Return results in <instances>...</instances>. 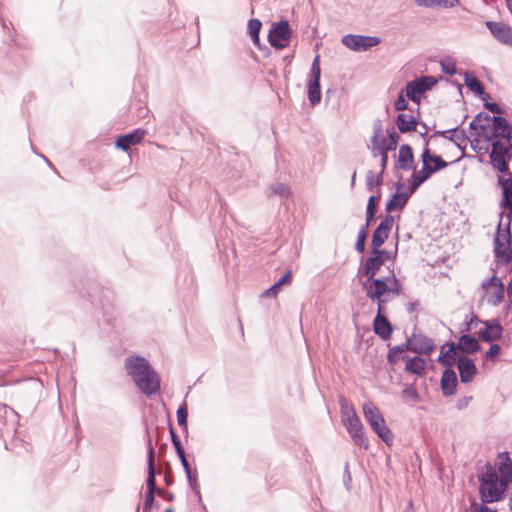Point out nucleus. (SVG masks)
<instances>
[{"label":"nucleus","mask_w":512,"mask_h":512,"mask_svg":"<svg viewBox=\"0 0 512 512\" xmlns=\"http://www.w3.org/2000/svg\"><path fill=\"white\" fill-rule=\"evenodd\" d=\"M503 116H490L486 111L477 113L469 123V143L471 149L480 153H490L493 150L494 141L499 136H505Z\"/></svg>","instance_id":"obj_1"},{"label":"nucleus","mask_w":512,"mask_h":512,"mask_svg":"<svg viewBox=\"0 0 512 512\" xmlns=\"http://www.w3.org/2000/svg\"><path fill=\"white\" fill-rule=\"evenodd\" d=\"M124 368L138 390L150 398L161 391V378L149 360L139 354L125 358Z\"/></svg>","instance_id":"obj_2"},{"label":"nucleus","mask_w":512,"mask_h":512,"mask_svg":"<svg viewBox=\"0 0 512 512\" xmlns=\"http://www.w3.org/2000/svg\"><path fill=\"white\" fill-rule=\"evenodd\" d=\"M503 211L499 213V222L493 239V253L497 266L512 270V213H508L507 221L502 226Z\"/></svg>","instance_id":"obj_3"},{"label":"nucleus","mask_w":512,"mask_h":512,"mask_svg":"<svg viewBox=\"0 0 512 512\" xmlns=\"http://www.w3.org/2000/svg\"><path fill=\"white\" fill-rule=\"evenodd\" d=\"M477 479L480 483L478 488L479 496H488L494 500L502 501L508 493V486L500 479L495 466L487 461L480 469L477 470Z\"/></svg>","instance_id":"obj_4"},{"label":"nucleus","mask_w":512,"mask_h":512,"mask_svg":"<svg viewBox=\"0 0 512 512\" xmlns=\"http://www.w3.org/2000/svg\"><path fill=\"white\" fill-rule=\"evenodd\" d=\"M145 441L147 449V478L142 512H151L155 503V493H157L158 496H161L163 489L159 488L156 483V470L154 466L156 452L147 423H145Z\"/></svg>","instance_id":"obj_5"},{"label":"nucleus","mask_w":512,"mask_h":512,"mask_svg":"<svg viewBox=\"0 0 512 512\" xmlns=\"http://www.w3.org/2000/svg\"><path fill=\"white\" fill-rule=\"evenodd\" d=\"M362 412L366 422L378 438L387 446H392L394 435L391 429L387 426L380 409L372 401H367L362 406Z\"/></svg>","instance_id":"obj_6"},{"label":"nucleus","mask_w":512,"mask_h":512,"mask_svg":"<svg viewBox=\"0 0 512 512\" xmlns=\"http://www.w3.org/2000/svg\"><path fill=\"white\" fill-rule=\"evenodd\" d=\"M89 302L93 307L99 306V309L102 312L103 320L108 325H113V322L116 318L115 308H114V299L115 295L112 290L109 288H93V293L88 292Z\"/></svg>","instance_id":"obj_7"},{"label":"nucleus","mask_w":512,"mask_h":512,"mask_svg":"<svg viewBox=\"0 0 512 512\" xmlns=\"http://www.w3.org/2000/svg\"><path fill=\"white\" fill-rule=\"evenodd\" d=\"M292 35L293 31L289 21L285 18H281L279 21L271 24L268 33V41L273 48L280 50L289 45Z\"/></svg>","instance_id":"obj_8"},{"label":"nucleus","mask_w":512,"mask_h":512,"mask_svg":"<svg viewBox=\"0 0 512 512\" xmlns=\"http://www.w3.org/2000/svg\"><path fill=\"white\" fill-rule=\"evenodd\" d=\"M321 65H320V55L317 54L313 58L310 72L307 80V96L311 106H316L321 102L322 92H321Z\"/></svg>","instance_id":"obj_9"},{"label":"nucleus","mask_w":512,"mask_h":512,"mask_svg":"<svg viewBox=\"0 0 512 512\" xmlns=\"http://www.w3.org/2000/svg\"><path fill=\"white\" fill-rule=\"evenodd\" d=\"M343 425L345 426L348 434L350 435L355 445L364 450L369 449V439L367 437L364 425L361 422V419L357 415V413L353 412V415H351L350 418H345V420L343 421Z\"/></svg>","instance_id":"obj_10"},{"label":"nucleus","mask_w":512,"mask_h":512,"mask_svg":"<svg viewBox=\"0 0 512 512\" xmlns=\"http://www.w3.org/2000/svg\"><path fill=\"white\" fill-rule=\"evenodd\" d=\"M341 42L354 52H365L379 45L382 39L378 36L346 34L342 37Z\"/></svg>","instance_id":"obj_11"},{"label":"nucleus","mask_w":512,"mask_h":512,"mask_svg":"<svg viewBox=\"0 0 512 512\" xmlns=\"http://www.w3.org/2000/svg\"><path fill=\"white\" fill-rule=\"evenodd\" d=\"M370 141L372 144V155L373 157L380 156V172L385 173L389 160L388 153L390 151H386L381 145V143H384V136L382 121L380 119L374 121V131Z\"/></svg>","instance_id":"obj_12"},{"label":"nucleus","mask_w":512,"mask_h":512,"mask_svg":"<svg viewBox=\"0 0 512 512\" xmlns=\"http://www.w3.org/2000/svg\"><path fill=\"white\" fill-rule=\"evenodd\" d=\"M390 278L387 276L372 277L362 282V288L369 300L390 297L389 295Z\"/></svg>","instance_id":"obj_13"},{"label":"nucleus","mask_w":512,"mask_h":512,"mask_svg":"<svg viewBox=\"0 0 512 512\" xmlns=\"http://www.w3.org/2000/svg\"><path fill=\"white\" fill-rule=\"evenodd\" d=\"M504 123V133L505 136H499L497 141H494L493 149L499 153V157L505 159L507 163L512 161V125L507 120L505 116H503Z\"/></svg>","instance_id":"obj_14"},{"label":"nucleus","mask_w":512,"mask_h":512,"mask_svg":"<svg viewBox=\"0 0 512 512\" xmlns=\"http://www.w3.org/2000/svg\"><path fill=\"white\" fill-rule=\"evenodd\" d=\"M483 325L484 327L477 332L481 341L486 343H495L502 338L504 328L501 325L499 318L485 320Z\"/></svg>","instance_id":"obj_15"},{"label":"nucleus","mask_w":512,"mask_h":512,"mask_svg":"<svg viewBox=\"0 0 512 512\" xmlns=\"http://www.w3.org/2000/svg\"><path fill=\"white\" fill-rule=\"evenodd\" d=\"M147 131L142 128H135L132 131L119 135L114 140V147L123 152H128L131 146L141 143Z\"/></svg>","instance_id":"obj_16"},{"label":"nucleus","mask_w":512,"mask_h":512,"mask_svg":"<svg viewBox=\"0 0 512 512\" xmlns=\"http://www.w3.org/2000/svg\"><path fill=\"white\" fill-rule=\"evenodd\" d=\"M485 26L491 35L501 44L512 47V27L493 20L485 21Z\"/></svg>","instance_id":"obj_17"},{"label":"nucleus","mask_w":512,"mask_h":512,"mask_svg":"<svg viewBox=\"0 0 512 512\" xmlns=\"http://www.w3.org/2000/svg\"><path fill=\"white\" fill-rule=\"evenodd\" d=\"M383 265L381 260L369 250L368 255L362 256L360 259L357 275L366 277V279L376 277Z\"/></svg>","instance_id":"obj_18"},{"label":"nucleus","mask_w":512,"mask_h":512,"mask_svg":"<svg viewBox=\"0 0 512 512\" xmlns=\"http://www.w3.org/2000/svg\"><path fill=\"white\" fill-rule=\"evenodd\" d=\"M395 217L393 215H385L374 229L370 245H384L388 240L393 228Z\"/></svg>","instance_id":"obj_19"},{"label":"nucleus","mask_w":512,"mask_h":512,"mask_svg":"<svg viewBox=\"0 0 512 512\" xmlns=\"http://www.w3.org/2000/svg\"><path fill=\"white\" fill-rule=\"evenodd\" d=\"M456 366L459 371L460 381L463 384L472 382L477 375L478 370L475 361L466 355L458 356Z\"/></svg>","instance_id":"obj_20"},{"label":"nucleus","mask_w":512,"mask_h":512,"mask_svg":"<svg viewBox=\"0 0 512 512\" xmlns=\"http://www.w3.org/2000/svg\"><path fill=\"white\" fill-rule=\"evenodd\" d=\"M394 169L411 171L416 169L415 157L413 148L410 144H402L399 147L398 159L394 164Z\"/></svg>","instance_id":"obj_21"},{"label":"nucleus","mask_w":512,"mask_h":512,"mask_svg":"<svg viewBox=\"0 0 512 512\" xmlns=\"http://www.w3.org/2000/svg\"><path fill=\"white\" fill-rule=\"evenodd\" d=\"M413 194L414 192H411L409 187H407L405 193L390 194L389 198L385 203L386 215H391L392 212L402 211Z\"/></svg>","instance_id":"obj_22"},{"label":"nucleus","mask_w":512,"mask_h":512,"mask_svg":"<svg viewBox=\"0 0 512 512\" xmlns=\"http://www.w3.org/2000/svg\"><path fill=\"white\" fill-rule=\"evenodd\" d=\"M420 160H424L427 164H430V170L433 173V175L447 168L451 164L445 161L441 155L432 152L428 147V141H426V143L424 144L422 153L420 155Z\"/></svg>","instance_id":"obj_23"},{"label":"nucleus","mask_w":512,"mask_h":512,"mask_svg":"<svg viewBox=\"0 0 512 512\" xmlns=\"http://www.w3.org/2000/svg\"><path fill=\"white\" fill-rule=\"evenodd\" d=\"M495 467H497V473L502 478V481L508 486L512 480V459L508 451H502L497 454Z\"/></svg>","instance_id":"obj_24"},{"label":"nucleus","mask_w":512,"mask_h":512,"mask_svg":"<svg viewBox=\"0 0 512 512\" xmlns=\"http://www.w3.org/2000/svg\"><path fill=\"white\" fill-rule=\"evenodd\" d=\"M440 387L444 397L453 396L458 387V377L453 368L444 369L440 379Z\"/></svg>","instance_id":"obj_25"},{"label":"nucleus","mask_w":512,"mask_h":512,"mask_svg":"<svg viewBox=\"0 0 512 512\" xmlns=\"http://www.w3.org/2000/svg\"><path fill=\"white\" fill-rule=\"evenodd\" d=\"M497 186L501 189L499 206L512 213V177H498Z\"/></svg>","instance_id":"obj_26"},{"label":"nucleus","mask_w":512,"mask_h":512,"mask_svg":"<svg viewBox=\"0 0 512 512\" xmlns=\"http://www.w3.org/2000/svg\"><path fill=\"white\" fill-rule=\"evenodd\" d=\"M428 363L425 358L415 355L407 358L404 371L408 374L422 378L427 374Z\"/></svg>","instance_id":"obj_27"},{"label":"nucleus","mask_w":512,"mask_h":512,"mask_svg":"<svg viewBox=\"0 0 512 512\" xmlns=\"http://www.w3.org/2000/svg\"><path fill=\"white\" fill-rule=\"evenodd\" d=\"M421 162V169H414L410 177V183L408 187L410 188V191L414 193L420 188V186L423 183H425L433 176V173L430 170V164H427L424 160H421Z\"/></svg>","instance_id":"obj_28"},{"label":"nucleus","mask_w":512,"mask_h":512,"mask_svg":"<svg viewBox=\"0 0 512 512\" xmlns=\"http://www.w3.org/2000/svg\"><path fill=\"white\" fill-rule=\"evenodd\" d=\"M458 346L463 354L474 355L482 349L479 337L471 333H463L458 338Z\"/></svg>","instance_id":"obj_29"},{"label":"nucleus","mask_w":512,"mask_h":512,"mask_svg":"<svg viewBox=\"0 0 512 512\" xmlns=\"http://www.w3.org/2000/svg\"><path fill=\"white\" fill-rule=\"evenodd\" d=\"M463 77L466 87L475 97L480 100L490 98V95L484 89L483 83L475 76L473 71H465Z\"/></svg>","instance_id":"obj_30"},{"label":"nucleus","mask_w":512,"mask_h":512,"mask_svg":"<svg viewBox=\"0 0 512 512\" xmlns=\"http://www.w3.org/2000/svg\"><path fill=\"white\" fill-rule=\"evenodd\" d=\"M394 121L400 134L414 132L420 124L419 116L408 115L405 113H398Z\"/></svg>","instance_id":"obj_31"},{"label":"nucleus","mask_w":512,"mask_h":512,"mask_svg":"<svg viewBox=\"0 0 512 512\" xmlns=\"http://www.w3.org/2000/svg\"><path fill=\"white\" fill-rule=\"evenodd\" d=\"M372 327L374 333L383 341H388L394 332V326L388 317H374Z\"/></svg>","instance_id":"obj_32"},{"label":"nucleus","mask_w":512,"mask_h":512,"mask_svg":"<svg viewBox=\"0 0 512 512\" xmlns=\"http://www.w3.org/2000/svg\"><path fill=\"white\" fill-rule=\"evenodd\" d=\"M398 243H399V234L398 231L395 234V250L390 251L385 248H382L383 245L376 244V245H370V251L374 253L381 262L385 265L387 262L391 261L392 266L394 265V262L397 257V251H398Z\"/></svg>","instance_id":"obj_33"},{"label":"nucleus","mask_w":512,"mask_h":512,"mask_svg":"<svg viewBox=\"0 0 512 512\" xmlns=\"http://www.w3.org/2000/svg\"><path fill=\"white\" fill-rule=\"evenodd\" d=\"M293 274L290 269L286 270L284 274L276 280L268 289L264 290L261 297H276L283 287L291 284Z\"/></svg>","instance_id":"obj_34"},{"label":"nucleus","mask_w":512,"mask_h":512,"mask_svg":"<svg viewBox=\"0 0 512 512\" xmlns=\"http://www.w3.org/2000/svg\"><path fill=\"white\" fill-rule=\"evenodd\" d=\"M497 172L498 177H512V173L510 171L509 163L505 161L502 157H499V153L495 150L490 151L489 153V162H488Z\"/></svg>","instance_id":"obj_35"},{"label":"nucleus","mask_w":512,"mask_h":512,"mask_svg":"<svg viewBox=\"0 0 512 512\" xmlns=\"http://www.w3.org/2000/svg\"><path fill=\"white\" fill-rule=\"evenodd\" d=\"M435 348L436 344L431 338L427 337L422 333L416 334L414 353H416L419 356H429L434 351Z\"/></svg>","instance_id":"obj_36"},{"label":"nucleus","mask_w":512,"mask_h":512,"mask_svg":"<svg viewBox=\"0 0 512 512\" xmlns=\"http://www.w3.org/2000/svg\"><path fill=\"white\" fill-rule=\"evenodd\" d=\"M467 117L468 116L465 115L461 123L455 127L457 128V130L455 132H449V136L447 137L460 149L465 148L469 141V135L467 134V131L464 128H462V125L467 119Z\"/></svg>","instance_id":"obj_37"},{"label":"nucleus","mask_w":512,"mask_h":512,"mask_svg":"<svg viewBox=\"0 0 512 512\" xmlns=\"http://www.w3.org/2000/svg\"><path fill=\"white\" fill-rule=\"evenodd\" d=\"M419 80L415 78L411 81H408L405 88L402 89L405 93V96L410 99L415 104H419L424 94L423 89L420 87L418 83Z\"/></svg>","instance_id":"obj_38"},{"label":"nucleus","mask_w":512,"mask_h":512,"mask_svg":"<svg viewBox=\"0 0 512 512\" xmlns=\"http://www.w3.org/2000/svg\"><path fill=\"white\" fill-rule=\"evenodd\" d=\"M504 297L505 286L503 281H500L499 285H497L491 293L488 291V295L485 296V298H487V303L492 307L500 305L503 302Z\"/></svg>","instance_id":"obj_39"},{"label":"nucleus","mask_w":512,"mask_h":512,"mask_svg":"<svg viewBox=\"0 0 512 512\" xmlns=\"http://www.w3.org/2000/svg\"><path fill=\"white\" fill-rule=\"evenodd\" d=\"M415 4L425 8H453L459 4V0H415Z\"/></svg>","instance_id":"obj_40"},{"label":"nucleus","mask_w":512,"mask_h":512,"mask_svg":"<svg viewBox=\"0 0 512 512\" xmlns=\"http://www.w3.org/2000/svg\"><path fill=\"white\" fill-rule=\"evenodd\" d=\"M389 270L388 277L390 278L389 282V295L391 299L400 296L403 293V284L402 282L395 276L394 267H387Z\"/></svg>","instance_id":"obj_41"},{"label":"nucleus","mask_w":512,"mask_h":512,"mask_svg":"<svg viewBox=\"0 0 512 512\" xmlns=\"http://www.w3.org/2000/svg\"><path fill=\"white\" fill-rule=\"evenodd\" d=\"M386 134L388 140L384 138V143H381L382 147L386 149V151H395L400 140V133L396 131L394 126L388 127L386 129Z\"/></svg>","instance_id":"obj_42"},{"label":"nucleus","mask_w":512,"mask_h":512,"mask_svg":"<svg viewBox=\"0 0 512 512\" xmlns=\"http://www.w3.org/2000/svg\"><path fill=\"white\" fill-rule=\"evenodd\" d=\"M458 356L456 354L451 353L444 349V347H440V353L436 359V361L444 367V369L447 368H453L454 365L457 364Z\"/></svg>","instance_id":"obj_43"},{"label":"nucleus","mask_w":512,"mask_h":512,"mask_svg":"<svg viewBox=\"0 0 512 512\" xmlns=\"http://www.w3.org/2000/svg\"><path fill=\"white\" fill-rule=\"evenodd\" d=\"M480 503H478L474 498L470 500V512H488L490 503L498 502L497 500H494L490 495L488 496H479Z\"/></svg>","instance_id":"obj_44"},{"label":"nucleus","mask_w":512,"mask_h":512,"mask_svg":"<svg viewBox=\"0 0 512 512\" xmlns=\"http://www.w3.org/2000/svg\"><path fill=\"white\" fill-rule=\"evenodd\" d=\"M368 233H369V227H366V226L360 227L358 234H357L355 246H354L355 251L359 254H364L366 251V241H367Z\"/></svg>","instance_id":"obj_45"},{"label":"nucleus","mask_w":512,"mask_h":512,"mask_svg":"<svg viewBox=\"0 0 512 512\" xmlns=\"http://www.w3.org/2000/svg\"><path fill=\"white\" fill-rule=\"evenodd\" d=\"M384 183V173L380 172L379 174H375L373 171L369 170L366 178V189L368 191H372L375 188L382 186Z\"/></svg>","instance_id":"obj_46"},{"label":"nucleus","mask_w":512,"mask_h":512,"mask_svg":"<svg viewBox=\"0 0 512 512\" xmlns=\"http://www.w3.org/2000/svg\"><path fill=\"white\" fill-rule=\"evenodd\" d=\"M491 270L493 271V274L481 283V289L483 291L482 298H485V296L488 295L490 287L494 286L495 288L499 285L500 281H503L501 277L497 276V268H491Z\"/></svg>","instance_id":"obj_47"},{"label":"nucleus","mask_w":512,"mask_h":512,"mask_svg":"<svg viewBox=\"0 0 512 512\" xmlns=\"http://www.w3.org/2000/svg\"><path fill=\"white\" fill-rule=\"evenodd\" d=\"M483 322H485V320L480 319L478 315L471 312L469 316H466V319L462 324L461 333H470L473 327H476L478 324H483Z\"/></svg>","instance_id":"obj_48"},{"label":"nucleus","mask_w":512,"mask_h":512,"mask_svg":"<svg viewBox=\"0 0 512 512\" xmlns=\"http://www.w3.org/2000/svg\"><path fill=\"white\" fill-rule=\"evenodd\" d=\"M488 350L485 351L483 357L485 360L492 363H497L500 360V354L502 352L501 345L498 343H489Z\"/></svg>","instance_id":"obj_49"},{"label":"nucleus","mask_w":512,"mask_h":512,"mask_svg":"<svg viewBox=\"0 0 512 512\" xmlns=\"http://www.w3.org/2000/svg\"><path fill=\"white\" fill-rule=\"evenodd\" d=\"M441 71L448 76H453L458 73L457 64L455 59L448 56L440 61Z\"/></svg>","instance_id":"obj_50"},{"label":"nucleus","mask_w":512,"mask_h":512,"mask_svg":"<svg viewBox=\"0 0 512 512\" xmlns=\"http://www.w3.org/2000/svg\"><path fill=\"white\" fill-rule=\"evenodd\" d=\"M188 414L187 402L183 401L176 411L177 423L180 428H185L188 425Z\"/></svg>","instance_id":"obj_51"},{"label":"nucleus","mask_w":512,"mask_h":512,"mask_svg":"<svg viewBox=\"0 0 512 512\" xmlns=\"http://www.w3.org/2000/svg\"><path fill=\"white\" fill-rule=\"evenodd\" d=\"M410 356H408L406 354V352H403L402 350H399V351H395L394 350V346L393 347H390L389 350H388V353H387V362L388 364L394 366L396 365L400 360H405V362L407 361V358H409Z\"/></svg>","instance_id":"obj_52"},{"label":"nucleus","mask_w":512,"mask_h":512,"mask_svg":"<svg viewBox=\"0 0 512 512\" xmlns=\"http://www.w3.org/2000/svg\"><path fill=\"white\" fill-rule=\"evenodd\" d=\"M416 80H419L418 83L420 84V87L423 89V92L430 91L433 89V87L438 83L439 80L442 78H436L431 75L427 76H421V77H415Z\"/></svg>","instance_id":"obj_53"},{"label":"nucleus","mask_w":512,"mask_h":512,"mask_svg":"<svg viewBox=\"0 0 512 512\" xmlns=\"http://www.w3.org/2000/svg\"><path fill=\"white\" fill-rule=\"evenodd\" d=\"M490 98L481 99L483 101L484 109L493 113V116H504L506 113L505 107L500 106L498 103L494 101H489Z\"/></svg>","instance_id":"obj_54"},{"label":"nucleus","mask_w":512,"mask_h":512,"mask_svg":"<svg viewBox=\"0 0 512 512\" xmlns=\"http://www.w3.org/2000/svg\"><path fill=\"white\" fill-rule=\"evenodd\" d=\"M270 189L272 194L285 198H288L292 194L290 186L285 183L278 182L276 184L271 185Z\"/></svg>","instance_id":"obj_55"},{"label":"nucleus","mask_w":512,"mask_h":512,"mask_svg":"<svg viewBox=\"0 0 512 512\" xmlns=\"http://www.w3.org/2000/svg\"><path fill=\"white\" fill-rule=\"evenodd\" d=\"M340 411L342 416V422L345 418H350L353 415V412L356 413V410L352 404H349L344 396L340 397Z\"/></svg>","instance_id":"obj_56"},{"label":"nucleus","mask_w":512,"mask_h":512,"mask_svg":"<svg viewBox=\"0 0 512 512\" xmlns=\"http://www.w3.org/2000/svg\"><path fill=\"white\" fill-rule=\"evenodd\" d=\"M262 28V22L257 18H251L248 20L247 33L251 37L259 36Z\"/></svg>","instance_id":"obj_57"},{"label":"nucleus","mask_w":512,"mask_h":512,"mask_svg":"<svg viewBox=\"0 0 512 512\" xmlns=\"http://www.w3.org/2000/svg\"><path fill=\"white\" fill-rule=\"evenodd\" d=\"M392 300L390 297L378 298L376 300H370L377 306V312L375 317H387V303Z\"/></svg>","instance_id":"obj_58"},{"label":"nucleus","mask_w":512,"mask_h":512,"mask_svg":"<svg viewBox=\"0 0 512 512\" xmlns=\"http://www.w3.org/2000/svg\"><path fill=\"white\" fill-rule=\"evenodd\" d=\"M378 206L366 205L365 223L362 226L370 227L377 219Z\"/></svg>","instance_id":"obj_59"},{"label":"nucleus","mask_w":512,"mask_h":512,"mask_svg":"<svg viewBox=\"0 0 512 512\" xmlns=\"http://www.w3.org/2000/svg\"><path fill=\"white\" fill-rule=\"evenodd\" d=\"M401 396H402L403 399H409L410 398L414 402H420L421 401L420 394L418 393L417 389L413 385L406 386L402 390Z\"/></svg>","instance_id":"obj_60"},{"label":"nucleus","mask_w":512,"mask_h":512,"mask_svg":"<svg viewBox=\"0 0 512 512\" xmlns=\"http://www.w3.org/2000/svg\"><path fill=\"white\" fill-rule=\"evenodd\" d=\"M416 340V333H413L411 336L406 338V341L400 345H395L394 350L399 351L402 350L406 352L407 350L414 353V345Z\"/></svg>","instance_id":"obj_61"},{"label":"nucleus","mask_w":512,"mask_h":512,"mask_svg":"<svg viewBox=\"0 0 512 512\" xmlns=\"http://www.w3.org/2000/svg\"><path fill=\"white\" fill-rule=\"evenodd\" d=\"M409 100L410 99L405 96V93L403 92V90H401L399 92L396 100L394 101V109L399 112L408 109V107H409L408 101Z\"/></svg>","instance_id":"obj_62"},{"label":"nucleus","mask_w":512,"mask_h":512,"mask_svg":"<svg viewBox=\"0 0 512 512\" xmlns=\"http://www.w3.org/2000/svg\"><path fill=\"white\" fill-rule=\"evenodd\" d=\"M178 459H179L181 466L184 470L185 476H188L190 474H194V473L198 472L195 465H194V467L191 466L190 462L188 461L187 454L183 455L181 457H178Z\"/></svg>","instance_id":"obj_63"},{"label":"nucleus","mask_w":512,"mask_h":512,"mask_svg":"<svg viewBox=\"0 0 512 512\" xmlns=\"http://www.w3.org/2000/svg\"><path fill=\"white\" fill-rule=\"evenodd\" d=\"M10 42L19 49H29L30 43L26 38H19L16 34H10Z\"/></svg>","instance_id":"obj_64"}]
</instances>
